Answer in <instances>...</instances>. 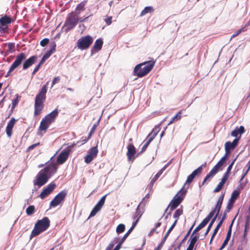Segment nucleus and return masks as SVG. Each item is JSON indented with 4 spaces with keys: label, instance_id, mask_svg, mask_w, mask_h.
<instances>
[{
    "label": "nucleus",
    "instance_id": "7",
    "mask_svg": "<svg viewBox=\"0 0 250 250\" xmlns=\"http://www.w3.org/2000/svg\"><path fill=\"white\" fill-rule=\"evenodd\" d=\"M93 41V38L87 35L79 39L77 43L78 48L82 50L87 49L92 44Z\"/></svg>",
    "mask_w": 250,
    "mask_h": 250
},
{
    "label": "nucleus",
    "instance_id": "26",
    "mask_svg": "<svg viewBox=\"0 0 250 250\" xmlns=\"http://www.w3.org/2000/svg\"><path fill=\"white\" fill-rule=\"evenodd\" d=\"M239 193L237 190H234L231 195V197L229 199L227 206L232 208L235 200L239 196Z\"/></svg>",
    "mask_w": 250,
    "mask_h": 250
},
{
    "label": "nucleus",
    "instance_id": "25",
    "mask_svg": "<svg viewBox=\"0 0 250 250\" xmlns=\"http://www.w3.org/2000/svg\"><path fill=\"white\" fill-rule=\"evenodd\" d=\"M103 44V42L102 39H99L95 41L94 44L93 46V48L91 50L92 53H93V52H96L100 50L102 47Z\"/></svg>",
    "mask_w": 250,
    "mask_h": 250
},
{
    "label": "nucleus",
    "instance_id": "38",
    "mask_svg": "<svg viewBox=\"0 0 250 250\" xmlns=\"http://www.w3.org/2000/svg\"><path fill=\"white\" fill-rule=\"evenodd\" d=\"M183 213V209L181 208L177 209L175 213L173 214V218H175L176 220H175L174 222L176 223V224L177 222V221L179 219V216L182 215Z\"/></svg>",
    "mask_w": 250,
    "mask_h": 250
},
{
    "label": "nucleus",
    "instance_id": "53",
    "mask_svg": "<svg viewBox=\"0 0 250 250\" xmlns=\"http://www.w3.org/2000/svg\"><path fill=\"white\" fill-rule=\"evenodd\" d=\"M42 64V63H41V62H40L36 66V67H35L32 72L33 76L34 75L35 73L39 70L40 68L41 67Z\"/></svg>",
    "mask_w": 250,
    "mask_h": 250
},
{
    "label": "nucleus",
    "instance_id": "51",
    "mask_svg": "<svg viewBox=\"0 0 250 250\" xmlns=\"http://www.w3.org/2000/svg\"><path fill=\"white\" fill-rule=\"evenodd\" d=\"M60 77H55L52 82V85L51 88L53 86L54 84H55L57 83H58L60 81Z\"/></svg>",
    "mask_w": 250,
    "mask_h": 250
},
{
    "label": "nucleus",
    "instance_id": "36",
    "mask_svg": "<svg viewBox=\"0 0 250 250\" xmlns=\"http://www.w3.org/2000/svg\"><path fill=\"white\" fill-rule=\"evenodd\" d=\"M139 207H140V205L136 209L135 213L133 216V219L134 220H135V219L139 220V219L142 215L143 212L140 209Z\"/></svg>",
    "mask_w": 250,
    "mask_h": 250
},
{
    "label": "nucleus",
    "instance_id": "8",
    "mask_svg": "<svg viewBox=\"0 0 250 250\" xmlns=\"http://www.w3.org/2000/svg\"><path fill=\"white\" fill-rule=\"evenodd\" d=\"M26 55L24 53H20L16 57V59L11 65L8 71L5 75L6 77H9L11 75V73L19 66H20L22 62L25 60Z\"/></svg>",
    "mask_w": 250,
    "mask_h": 250
},
{
    "label": "nucleus",
    "instance_id": "45",
    "mask_svg": "<svg viewBox=\"0 0 250 250\" xmlns=\"http://www.w3.org/2000/svg\"><path fill=\"white\" fill-rule=\"evenodd\" d=\"M201 167H198L195 170H194L191 173V175L193 176V177H195L197 175L200 174L202 172L201 171Z\"/></svg>",
    "mask_w": 250,
    "mask_h": 250
},
{
    "label": "nucleus",
    "instance_id": "14",
    "mask_svg": "<svg viewBox=\"0 0 250 250\" xmlns=\"http://www.w3.org/2000/svg\"><path fill=\"white\" fill-rule=\"evenodd\" d=\"M240 140V137L235 138L232 143L230 142H227L225 143V151L226 153H229L230 150L233 149L237 145Z\"/></svg>",
    "mask_w": 250,
    "mask_h": 250
},
{
    "label": "nucleus",
    "instance_id": "59",
    "mask_svg": "<svg viewBox=\"0 0 250 250\" xmlns=\"http://www.w3.org/2000/svg\"><path fill=\"white\" fill-rule=\"evenodd\" d=\"M121 238L117 237H115L114 238V239L111 241L112 243H113V244L115 245V244H118L119 242H120V241H121Z\"/></svg>",
    "mask_w": 250,
    "mask_h": 250
},
{
    "label": "nucleus",
    "instance_id": "60",
    "mask_svg": "<svg viewBox=\"0 0 250 250\" xmlns=\"http://www.w3.org/2000/svg\"><path fill=\"white\" fill-rule=\"evenodd\" d=\"M159 177L157 174H156L151 180L150 184L153 185L154 183L157 181Z\"/></svg>",
    "mask_w": 250,
    "mask_h": 250
},
{
    "label": "nucleus",
    "instance_id": "31",
    "mask_svg": "<svg viewBox=\"0 0 250 250\" xmlns=\"http://www.w3.org/2000/svg\"><path fill=\"white\" fill-rule=\"evenodd\" d=\"M106 195H105L104 196H103L99 200V201L97 203V204L95 206L94 208L98 209L99 211L101 209L102 207L104 205Z\"/></svg>",
    "mask_w": 250,
    "mask_h": 250
},
{
    "label": "nucleus",
    "instance_id": "43",
    "mask_svg": "<svg viewBox=\"0 0 250 250\" xmlns=\"http://www.w3.org/2000/svg\"><path fill=\"white\" fill-rule=\"evenodd\" d=\"M198 239V237L196 235H194V234H191V236L190 237V243L189 244L194 246L196 242H197V240Z\"/></svg>",
    "mask_w": 250,
    "mask_h": 250
},
{
    "label": "nucleus",
    "instance_id": "23",
    "mask_svg": "<svg viewBox=\"0 0 250 250\" xmlns=\"http://www.w3.org/2000/svg\"><path fill=\"white\" fill-rule=\"evenodd\" d=\"M219 171V169L215 166L210 171V172L205 177L202 185H204L207 181H209L210 179L212 178Z\"/></svg>",
    "mask_w": 250,
    "mask_h": 250
},
{
    "label": "nucleus",
    "instance_id": "62",
    "mask_svg": "<svg viewBox=\"0 0 250 250\" xmlns=\"http://www.w3.org/2000/svg\"><path fill=\"white\" fill-rule=\"evenodd\" d=\"M202 228L201 227V226L199 225L194 230H193V231L192 232V234H195L196 232L198 231L199 230H200L201 229H202Z\"/></svg>",
    "mask_w": 250,
    "mask_h": 250
},
{
    "label": "nucleus",
    "instance_id": "21",
    "mask_svg": "<svg viewBox=\"0 0 250 250\" xmlns=\"http://www.w3.org/2000/svg\"><path fill=\"white\" fill-rule=\"evenodd\" d=\"M224 197V194L222 193L221 195L219 197L218 201L216 204L215 208L213 210L215 211L216 214L214 217H216L217 218L219 213L220 211L222 205L223 203V199Z\"/></svg>",
    "mask_w": 250,
    "mask_h": 250
},
{
    "label": "nucleus",
    "instance_id": "50",
    "mask_svg": "<svg viewBox=\"0 0 250 250\" xmlns=\"http://www.w3.org/2000/svg\"><path fill=\"white\" fill-rule=\"evenodd\" d=\"M245 30L246 29H245V28L240 29L236 33H235L232 35L231 39L235 37L236 36H238L239 34H240L242 32H244Z\"/></svg>",
    "mask_w": 250,
    "mask_h": 250
},
{
    "label": "nucleus",
    "instance_id": "10",
    "mask_svg": "<svg viewBox=\"0 0 250 250\" xmlns=\"http://www.w3.org/2000/svg\"><path fill=\"white\" fill-rule=\"evenodd\" d=\"M98 150L97 146L92 147L84 157V162L86 164H89L97 156Z\"/></svg>",
    "mask_w": 250,
    "mask_h": 250
},
{
    "label": "nucleus",
    "instance_id": "11",
    "mask_svg": "<svg viewBox=\"0 0 250 250\" xmlns=\"http://www.w3.org/2000/svg\"><path fill=\"white\" fill-rule=\"evenodd\" d=\"M55 187V184L53 183L49 184L46 188L43 189L39 195L40 197L42 199H44L46 196L52 192Z\"/></svg>",
    "mask_w": 250,
    "mask_h": 250
},
{
    "label": "nucleus",
    "instance_id": "16",
    "mask_svg": "<svg viewBox=\"0 0 250 250\" xmlns=\"http://www.w3.org/2000/svg\"><path fill=\"white\" fill-rule=\"evenodd\" d=\"M58 115V110L57 109H55L51 113H49L42 119L43 120L45 121L50 125L54 121L55 119Z\"/></svg>",
    "mask_w": 250,
    "mask_h": 250
},
{
    "label": "nucleus",
    "instance_id": "32",
    "mask_svg": "<svg viewBox=\"0 0 250 250\" xmlns=\"http://www.w3.org/2000/svg\"><path fill=\"white\" fill-rule=\"evenodd\" d=\"M236 160V158L234 159L232 162L231 163L229 164V167H228V168L227 169V171L225 173V174H224L223 175V177H224L225 178L228 179L229 177V173H230V172L232 169V167H233V165H234L235 161Z\"/></svg>",
    "mask_w": 250,
    "mask_h": 250
},
{
    "label": "nucleus",
    "instance_id": "18",
    "mask_svg": "<svg viewBox=\"0 0 250 250\" xmlns=\"http://www.w3.org/2000/svg\"><path fill=\"white\" fill-rule=\"evenodd\" d=\"M37 59V56H32L26 60L23 63L22 69L26 70L34 64Z\"/></svg>",
    "mask_w": 250,
    "mask_h": 250
},
{
    "label": "nucleus",
    "instance_id": "5",
    "mask_svg": "<svg viewBox=\"0 0 250 250\" xmlns=\"http://www.w3.org/2000/svg\"><path fill=\"white\" fill-rule=\"evenodd\" d=\"M79 21L78 16L74 12L68 14L64 24L65 31H68L74 28Z\"/></svg>",
    "mask_w": 250,
    "mask_h": 250
},
{
    "label": "nucleus",
    "instance_id": "56",
    "mask_svg": "<svg viewBox=\"0 0 250 250\" xmlns=\"http://www.w3.org/2000/svg\"><path fill=\"white\" fill-rule=\"evenodd\" d=\"M98 211L99 210L94 207V208L90 212L89 217L95 216Z\"/></svg>",
    "mask_w": 250,
    "mask_h": 250
},
{
    "label": "nucleus",
    "instance_id": "55",
    "mask_svg": "<svg viewBox=\"0 0 250 250\" xmlns=\"http://www.w3.org/2000/svg\"><path fill=\"white\" fill-rule=\"evenodd\" d=\"M181 113V111H179L175 116H174L173 118V121H177L181 119V115H180Z\"/></svg>",
    "mask_w": 250,
    "mask_h": 250
},
{
    "label": "nucleus",
    "instance_id": "9",
    "mask_svg": "<svg viewBox=\"0 0 250 250\" xmlns=\"http://www.w3.org/2000/svg\"><path fill=\"white\" fill-rule=\"evenodd\" d=\"M66 194V191L64 190L59 192L51 201L50 203V207L55 208L60 205L64 200Z\"/></svg>",
    "mask_w": 250,
    "mask_h": 250
},
{
    "label": "nucleus",
    "instance_id": "47",
    "mask_svg": "<svg viewBox=\"0 0 250 250\" xmlns=\"http://www.w3.org/2000/svg\"><path fill=\"white\" fill-rule=\"evenodd\" d=\"M223 223L221 222V221H220L218 224H217V226L216 227L214 230V232L213 233V237H214L216 233H217L219 229H220V228L221 227Z\"/></svg>",
    "mask_w": 250,
    "mask_h": 250
},
{
    "label": "nucleus",
    "instance_id": "63",
    "mask_svg": "<svg viewBox=\"0 0 250 250\" xmlns=\"http://www.w3.org/2000/svg\"><path fill=\"white\" fill-rule=\"evenodd\" d=\"M114 245L111 242L110 243L109 245L106 247L105 250H111L113 248Z\"/></svg>",
    "mask_w": 250,
    "mask_h": 250
},
{
    "label": "nucleus",
    "instance_id": "13",
    "mask_svg": "<svg viewBox=\"0 0 250 250\" xmlns=\"http://www.w3.org/2000/svg\"><path fill=\"white\" fill-rule=\"evenodd\" d=\"M127 152L126 155L128 161L133 162L135 159V154H136V148L134 146L129 144L127 146Z\"/></svg>",
    "mask_w": 250,
    "mask_h": 250
},
{
    "label": "nucleus",
    "instance_id": "40",
    "mask_svg": "<svg viewBox=\"0 0 250 250\" xmlns=\"http://www.w3.org/2000/svg\"><path fill=\"white\" fill-rule=\"evenodd\" d=\"M216 219V217H213V218L211 219L210 222L209 223V224L207 228V230H206V232L205 233V237L208 234V233L210 231V230L213 224H214V222L215 221Z\"/></svg>",
    "mask_w": 250,
    "mask_h": 250
},
{
    "label": "nucleus",
    "instance_id": "44",
    "mask_svg": "<svg viewBox=\"0 0 250 250\" xmlns=\"http://www.w3.org/2000/svg\"><path fill=\"white\" fill-rule=\"evenodd\" d=\"M201 167H198L195 170H194L191 173V175L193 176V177H195L197 175L200 174L202 172L201 171Z\"/></svg>",
    "mask_w": 250,
    "mask_h": 250
},
{
    "label": "nucleus",
    "instance_id": "48",
    "mask_svg": "<svg viewBox=\"0 0 250 250\" xmlns=\"http://www.w3.org/2000/svg\"><path fill=\"white\" fill-rule=\"evenodd\" d=\"M49 40L47 38H44L43 40H42L40 42V45L42 46H46L49 42Z\"/></svg>",
    "mask_w": 250,
    "mask_h": 250
},
{
    "label": "nucleus",
    "instance_id": "33",
    "mask_svg": "<svg viewBox=\"0 0 250 250\" xmlns=\"http://www.w3.org/2000/svg\"><path fill=\"white\" fill-rule=\"evenodd\" d=\"M50 124L42 119L39 128V131H45L49 126Z\"/></svg>",
    "mask_w": 250,
    "mask_h": 250
},
{
    "label": "nucleus",
    "instance_id": "58",
    "mask_svg": "<svg viewBox=\"0 0 250 250\" xmlns=\"http://www.w3.org/2000/svg\"><path fill=\"white\" fill-rule=\"evenodd\" d=\"M250 229V224L248 222V220L247 221H245V233H246L247 231Z\"/></svg>",
    "mask_w": 250,
    "mask_h": 250
},
{
    "label": "nucleus",
    "instance_id": "30",
    "mask_svg": "<svg viewBox=\"0 0 250 250\" xmlns=\"http://www.w3.org/2000/svg\"><path fill=\"white\" fill-rule=\"evenodd\" d=\"M227 180L228 179L223 177L221 179V182L218 184L216 188L214 189V192H218L220 191L224 185L225 184Z\"/></svg>",
    "mask_w": 250,
    "mask_h": 250
},
{
    "label": "nucleus",
    "instance_id": "19",
    "mask_svg": "<svg viewBox=\"0 0 250 250\" xmlns=\"http://www.w3.org/2000/svg\"><path fill=\"white\" fill-rule=\"evenodd\" d=\"M69 153L68 150H62L58 157L57 163L59 164H62L64 163L68 157Z\"/></svg>",
    "mask_w": 250,
    "mask_h": 250
},
{
    "label": "nucleus",
    "instance_id": "29",
    "mask_svg": "<svg viewBox=\"0 0 250 250\" xmlns=\"http://www.w3.org/2000/svg\"><path fill=\"white\" fill-rule=\"evenodd\" d=\"M85 6V3L83 1L81 2L80 3H79L75 11L74 12L76 14H77L78 16L81 13L82 11H83L84 10V7Z\"/></svg>",
    "mask_w": 250,
    "mask_h": 250
},
{
    "label": "nucleus",
    "instance_id": "28",
    "mask_svg": "<svg viewBox=\"0 0 250 250\" xmlns=\"http://www.w3.org/2000/svg\"><path fill=\"white\" fill-rule=\"evenodd\" d=\"M228 153H226L225 155L220 160V161L215 165L219 170L226 161L228 157Z\"/></svg>",
    "mask_w": 250,
    "mask_h": 250
},
{
    "label": "nucleus",
    "instance_id": "3",
    "mask_svg": "<svg viewBox=\"0 0 250 250\" xmlns=\"http://www.w3.org/2000/svg\"><path fill=\"white\" fill-rule=\"evenodd\" d=\"M154 62L149 61L137 64L134 68V74L139 78L148 74L153 68Z\"/></svg>",
    "mask_w": 250,
    "mask_h": 250
},
{
    "label": "nucleus",
    "instance_id": "34",
    "mask_svg": "<svg viewBox=\"0 0 250 250\" xmlns=\"http://www.w3.org/2000/svg\"><path fill=\"white\" fill-rule=\"evenodd\" d=\"M235 218V217L233 219V220H232L231 224L230 225V226L229 227V229L228 231V233H227V236H226V237L225 240L223 242V243H225L226 244H228V242H229V239L230 238V236H231V228H232V224L233 223V222H234V220Z\"/></svg>",
    "mask_w": 250,
    "mask_h": 250
},
{
    "label": "nucleus",
    "instance_id": "57",
    "mask_svg": "<svg viewBox=\"0 0 250 250\" xmlns=\"http://www.w3.org/2000/svg\"><path fill=\"white\" fill-rule=\"evenodd\" d=\"M104 21H105L107 25H110L112 22V17H107L104 19Z\"/></svg>",
    "mask_w": 250,
    "mask_h": 250
},
{
    "label": "nucleus",
    "instance_id": "20",
    "mask_svg": "<svg viewBox=\"0 0 250 250\" xmlns=\"http://www.w3.org/2000/svg\"><path fill=\"white\" fill-rule=\"evenodd\" d=\"M16 120H15L14 118L11 119V120L8 122L6 128V134L8 137H10L12 134V129L16 123Z\"/></svg>",
    "mask_w": 250,
    "mask_h": 250
},
{
    "label": "nucleus",
    "instance_id": "24",
    "mask_svg": "<svg viewBox=\"0 0 250 250\" xmlns=\"http://www.w3.org/2000/svg\"><path fill=\"white\" fill-rule=\"evenodd\" d=\"M245 132L244 126H240L239 127H236L234 130L231 132V135L233 137L238 138L241 137L242 134Z\"/></svg>",
    "mask_w": 250,
    "mask_h": 250
},
{
    "label": "nucleus",
    "instance_id": "61",
    "mask_svg": "<svg viewBox=\"0 0 250 250\" xmlns=\"http://www.w3.org/2000/svg\"><path fill=\"white\" fill-rule=\"evenodd\" d=\"M135 221L133 222L132 223V226L130 228L131 229H132L133 230V229H134V228L135 227V226H136V225L138 223V222L139 221V220L138 219H135L134 220Z\"/></svg>",
    "mask_w": 250,
    "mask_h": 250
},
{
    "label": "nucleus",
    "instance_id": "37",
    "mask_svg": "<svg viewBox=\"0 0 250 250\" xmlns=\"http://www.w3.org/2000/svg\"><path fill=\"white\" fill-rule=\"evenodd\" d=\"M10 22L11 20L9 18L5 16L0 18V23L2 26H4L7 24L10 23Z\"/></svg>",
    "mask_w": 250,
    "mask_h": 250
},
{
    "label": "nucleus",
    "instance_id": "12",
    "mask_svg": "<svg viewBox=\"0 0 250 250\" xmlns=\"http://www.w3.org/2000/svg\"><path fill=\"white\" fill-rule=\"evenodd\" d=\"M158 130L155 131L154 129H153L151 133H150L148 136L147 138L148 139L147 142L146 143V144L143 146L141 149V151L138 153L137 155V156L139 155V154L142 153L143 151H144L147 148L150 143L153 140V139L155 137V136L157 135L158 133Z\"/></svg>",
    "mask_w": 250,
    "mask_h": 250
},
{
    "label": "nucleus",
    "instance_id": "41",
    "mask_svg": "<svg viewBox=\"0 0 250 250\" xmlns=\"http://www.w3.org/2000/svg\"><path fill=\"white\" fill-rule=\"evenodd\" d=\"M125 229V226L123 224H119L116 228V232L117 233L119 234L123 231H124Z\"/></svg>",
    "mask_w": 250,
    "mask_h": 250
},
{
    "label": "nucleus",
    "instance_id": "42",
    "mask_svg": "<svg viewBox=\"0 0 250 250\" xmlns=\"http://www.w3.org/2000/svg\"><path fill=\"white\" fill-rule=\"evenodd\" d=\"M35 207L34 206H29L26 209V212L28 215H31L34 213Z\"/></svg>",
    "mask_w": 250,
    "mask_h": 250
},
{
    "label": "nucleus",
    "instance_id": "27",
    "mask_svg": "<svg viewBox=\"0 0 250 250\" xmlns=\"http://www.w3.org/2000/svg\"><path fill=\"white\" fill-rule=\"evenodd\" d=\"M228 153H226L225 155L220 160V161L215 165L219 170L226 161L228 157Z\"/></svg>",
    "mask_w": 250,
    "mask_h": 250
},
{
    "label": "nucleus",
    "instance_id": "64",
    "mask_svg": "<svg viewBox=\"0 0 250 250\" xmlns=\"http://www.w3.org/2000/svg\"><path fill=\"white\" fill-rule=\"evenodd\" d=\"M39 144H40V143H38L33 144L32 145H31L30 146H29L28 149V150H32V149H34V148H35Z\"/></svg>",
    "mask_w": 250,
    "mask_h": 250
},
{
    "label": "nucleus",
    "instance_id": "39",
    "mask_svg": "<svg viewBox=\"0 0 250 250\" xmlns=\"http://www.w3.org/2000/svg\"><path fill=\"white\" fill-rule=\"evenodd\" d=\"M153 9L151 6L146 7L144 8V9L141 12L140 15L141 16H143L144 15H146L148 13H151L152 11H153Z\"/></svg>",
    "mask_w": 250,
    "mask_h": 250
},
{
    "label": "nucleus",
    "instance_id": "17",
    "mask_svg": "<svg viewBox=\"0 0 250 250\" xmlns=\"http://www.w3.org/2000/svg\"><path fill=\"white\" fill-rule=\"evenodd\" d=\"M56 44L55 42H52L50 48L42 57L40 62L43 64L44 62L50 57L52 53L55 51Z\"/></svg>",
    "mask_w": 250,
    "mask_h": 250
},
{
    "label": "nucleus",
    "instance_id": "1",
    "mask_svg": "<svg viewBox=\"0 0 250 250\" xmlns=\"http://www.w3.org/2000/svg\"><path fill=\"white\" fill-rule=\"evenodd\" d=\"M54 157L51 158L50 164L38 173L33 182L34 186H37L39 188H41L47 182L52 175L56 172L58 167L57 164L53 162Z\"/></svg>",
    "mask_w": 250,
    "mask_h": 250
},
{
    "label": "nucleus",
    "instance_id": "2",
    "mask_svg": "<svg viewBox=\"0 0 250 250\" xmlns=\"http://www.w3.org/2000/svg\"><path fill=\"white\" fill-rule=\"evenodd\" d=\"M47 92L46 85H43L39 93L37 95L35 101L34 115L37 116L40 114L43 108V103L45 100Z\"/></svg>",
    "mask_w": 250,
    "mask_h": 250
},
{
    "label": "nucleus",
    "instance_id": "52",
    "mask_svg": "<svg viewBox=\"0 0 250 250\" xmlns=\"http://www.w3.org/2000/svg\"><path fill=\"white\" fill-rule=\"evenodd\" d=\"M209 221L207 218H205L202 222L199 224L202 228L205 227Z\"/></svg>",
    "mask_w": 250,
    "mask_h": 250
},
{
    "label": "nucleus",
    "instance_id": "35",
    "mask_svg": "<svg viewBox=\"0 0 250 250\" xmlns=\"http://www.w3.org/2000/svg\"><path fill=\"white\" fill-rule=\"evenodd\" d=\"M194 178H195L193 177V176L191 175V174L189 175H188V177H187L186 183L184 184L182 189H186L187 190V189H188L189 188L188 184L191 183Z\"/></svg>",
    "mask_w": 250,
    "mask_h": 250
},
{
    "label": "nucleus",
    "instance_id": "54",
    "mask_svg": "<svg viewBox=\"0 0 250 250\" xmlns=\"http://www.w3.org/2000/svg\"><path fill=\"white\" fill-rule=\"evenodd\" d=\"M215 213H216L215 211L212 209L206 218L208 220H210L212 218Z\"/></svg>",
    "mask_w": 250,
    "mask_h": 250
},
{
    "label": "nucleus",
    "instance_id": "49",
    "mask_svg": "<svg viewBox=\"0 0 250 250\" xmlns=\"http://www.w3.org/2000/svg\"><path fill=\"white\" fill-rule=\"evenodd\" d=\"M132 231V229H129V230L126 232V233L124 235V236L121 238V240L122 241V242H124L127 237L128 236V235L131 233V232Z\"/></svg>",
    "mask_w": 250,
    "mask_h": 250
},
{
    "label": "nucleus",
    "instance_id": "46",
    "mask_svg": "<svg viewBox=\"0 0 250 250\" xmlns=\"http://www.w3.org/2000/svg\"><path fill=\"white\" fill-rule=\"evenodd\" d=\"M98 124H95L93 125L92 127L91 128V130L90 131V132L89 133V135H88V136L87 140L89 139L91 137V135L94 133V132L95 131V129L97 128V127L98 126Z\"/></svg>",
    "mask_w": 250,
    "mask_h": 250
},
{
    "label": "nucleus",
    "instance_id": "4",
    "mask_svg": "<svg viewBox=\"0 0 250 250\" xmlns=\"http://www.w3.org/2000/svg\"><path fill=\"white\" fill-rule=\"evenodd\" d=\"M50 225V220L47 217H44L39 220L35 224L34 229L32 230L30 236L31 240L34 237L39 235L41 232L46 230Z\"/></svg>",
    "mask_w": 250,
    "mask_h": 250
},
{
    "label": "nucleus",
    "instance_id": "15",
    "mask_svg": "<svg viewBox=\"0 0 250 250\" xmlns=\"http://www.w3.org/2000/svg\"><path fill=\"white\" fill-rule=\"evenodd\" d=\"M58 115V110L57 109H55L51 113H49L42 119L43 120L45 121L50 125L54 121L55 119Z\"/></svg>",
    "mask_w": 250,
    "mask_h": 250
},
{
    "label": "nucleus",
    "instance_id": "6",
    "mask_svg": "<svg viewBox=\"0 0 250 250\" xmlns=\"http://www.w3.org/2000/svg\"><path fill=\"white\" fill-rule=\"evenodd\" d=\"M186 193V189H181L178 194L176 195L173 199L169 204V207H170V211L173 210L179 205L183 200Z\"/></svg>",
    "mask_w": 250,
    "mask_h": 250
},
{
    "label": "nucleus",
    "instance_id": "22",
    "mask_svg": "<svg viewBox=\"0 0 250 250\" xmlns=\"http://www.w3.org/2000/svg\"><path fill=\"white\" fill-rule=\"evenodd\" d=\"M175 225H176V223L174 222L173 223V224L171 225V226L170 227V228L169 229L167 230V232L165 234V236L162 240L161 243L158 245V246L155 249L160 250L162 248L163 245L165 244L166 240L167 239L169 234L170 233V232L172 231V230L174 229Z\"/></svg>",
    "mask_w": 250,
    "mask_h": 250
}]
</instances>
